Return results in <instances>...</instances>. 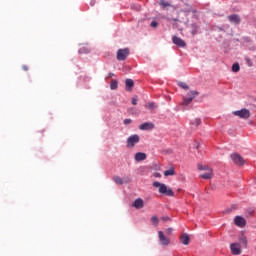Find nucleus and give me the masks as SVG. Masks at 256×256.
<instances>
[{"label":"nucleus","instance_id":"393cba45","mask_svg":"<svg viewBox=\"0 0 256 256\" xmlns=\"http://www.w3.org/2000/svg\"><path fill=\"white\" fill-rule=\"evenodd\" d=\"M151 221H152L153 225H155V227H157L159 225V218L157 216H152Z\"/></svg>","mask_w":256,"mask_h":256},{"label":"nucleus","instance_id":"2f4dec72","mask_svg":"<svg viewBox=\"0 0 256 256\" xmlns=\"http://www.w3.org/2000/svg\"><path fill=\"white\" fill-rule=\"evenodd\" d=\"M246 62L248 67H253V62L249 58H246Z\"/></svg>","mask_w":256,"mask_h":256},{"label":"nucleus","instance_id":"412c9836","mask_svg":"<svg viewBox=\"0 0 256 256\" xmlns=\"http://www.w3.org/2000/svg\"><path fill=\"white\" fill-rule=\"evenodd\" d=\"M145 108L149 109L150 111H153V109H157V106L155 105V102H150L145 104Z\"/></svg>","mask_w":256,"mask_h":256},{"label":"nucleus","instance_id":"a878e982","mask_svg":"<svg viewBox=\"0 0 256 256\" xmlns=\"http://www.w3.org/2000/svg\"><path fill=\"white\" fill-rule=\"evenodd\" d=\"M239 241L244 245V247H247V237L241 236Z\"/></svg>","mask_w":256,"mask_h":256},{"label":"nucleus","instance_id":"2eb2a0df","mask_svg":"<svg viewBox=\"0 0 256 256\" xmlns=\"http://www.w3.org/2000/svg\"><path fill=\"white\" fill-rule=\"evenodd\" d=\"M126 91H133V87H135V82L133 79H126L125 81Z\"/></svg>","mask_w":256,"mask_h":256},{"label":"nucleus","instance_id":"9d476101","mask_svg":"<svg viewBox=\"0 0 256 256\" xmlns=\"http://www.w3.org/2000/svg\"><path fill=\"white\" fill-rule=\"evenodd\" d=\"M172 42L174 43V45H177V47H182L185 48L187 47V43H185V41L177 36H174L172 38Z\"/></svg>","mask_w":256,"mask_h":256},{"label":"nucleus","instance_id":"e433bc0d","mask_svg":"<svg viewBox=\"0 0 256 256\" xmlns=\"http://www.w3.org/2000/svg\"><path fill=\"white\" fill-rule=\"evenodd\" d=\"M162 221H171V218H169L168 216L162 217Z\"/></svg>","mask_w":256,"mask_h":256},{"label":"nucleus","instance_id":"f03ea898","mask_svg":"<svg viewBox=\"0 0 256 256\" xmlns=\"http://www.w3.org/2000/svg\"><path fill=\"white\" fill-rule=\"evenodd\" d=\"M140 138L139 135L134 134L131 135L127 138V147L128 149H133V147H135V145H137V143H139Z\"/></svg>","mask_w":256,"mask_h":256},{"label":"nucleus","instance_id":"f3484780","mask_svg":"<svg viewBox=\"0 0 256 256\" xmlns=\"http://www.w3.org/2000/svg\"><path fill=\"white\" fill-rule=\"evenodd\" d=\"M228 19H229L230 23H235L236 25H238V23H240V21H241L239 16L236 14H232V15L228 16Z\"/></svg>","mask_w":256,"mask_h":256},{"label":"nucleus","instance_id":"7ed1b4c3","mask_svg":"<svg viewBox=\"0 0 256 256\" xmlns=\"http://www.w3.org/2000/svg\"><path fill=\"white\" fill-rule=\"evenodd\" d=\"M129 53H130L129 48L119 49L117 51L116 59L118 61H125V59L129 57Z\"/></svg>","mask_w":256,"mask_h":256},{"label":"nucleus","instance_id":"39448f33","mask_svg":"<svg viewBox=\"0 0 256 256\" xmlns=\"http://www.w3.org/2000/svg\"><path fill=\"white\" fill-rule=\"evenodd\" d=\"M197 95H199V92L197 90L189 91L188 97H183L182 105H189V103H191V101H193V99L196 98Z\"/></svg>","mask_w":256,"mask_h":256},{"label":"nucleus","instance_id":"4468645a","mask_svg":"<svg viewBox=\"0 0 256 256\" xmlns=\"http://www.w3.org/2000/svg\"><path fill=\"white\" fill-rule=\"evenodd\" d=\"M144 206H145V202H143V199L141 198H137L133 202V207H135V209H143Z\"/></svg>","mask_w":256,"mask_h":256},{"label":"nucleus","instance_id":"423d86ee","mask_svg":"<svg viewBox=\"0 0 256 256\" xmlns=\"http://www.w3.org/2000/svg\"><path fill=\"white\" fill-rule=\"evenodd\" d=\"M158 239L160 241V244L164 245L165 247H167V245L171 243V239L167 238L163 231H158Z\"/></svg>","mask_w":256,"mask_h":256},{"label":"nucleus","instance_id":"4c0bfd02","mask_svg":"<svg viewBox=\"0 0 256 256\" xmlns=\"http://www.w3.org/2000/svg\"><path fill=\"white\" fill-rule=\"evenodd\" d=\"M253 213H255V211L254 210H248V215H253Z\"/></svg>","mask_w":256,"mask_h":256},{"label":"nucleus","instance_id":"bb28decb","mask_svg":"<svg viewBox=\"0 0 256 256\" xmlns=\"http://www.w3.org/2000/svg\"><path fill=\"white\" fill-rule=\"evenodd\" d=\"M178 85L182 89H186V90L189 89V85H187V83H185V82H179Z\"/></svg>","mask_w":256,"mask_h":256},{"label":"nucleus","instance_id":"473e14b6","mask_svg":"<svg viewBox=\"0 0 256 256\" xmlns=\"http://www.w3.org/2000/svg\"><path fill=\"white\" fill-rule=\"evenodd\" d=\"M151 27H158L159 23H157V21H152L150 24Z\"/></svg>","mask_w":256,"mask_h":256},{"label":"nucleus","instance_id":"1a4fd4ad","mask_svg":"<svg viewBox=\"0 0 256 256\" xmlns=\"http://www.w3.org/2000/svg\"><path fill=\"white\" fill-rule=\"evenodd\" d=\"M140 131H151L155 129V124L153 122H145L139 125Z\"/></svg>","mask_w":256,"mask_h":256},{"label":"nucleus","instance_id":"58836bf2","mask_svg":"<svg viewBox=\"0 0 256 256\" xmlns=\"http://www.w3.org/2000/svg\"><path fill=\"white\" fill-rule=\"evenodd\" d=\"M108 77H109V79H111V77H115V74L114 73H109Z\"/></svg>","mask_w":256,"mask_h":256},{"label":"nucleus","instance_id":"c9c22d12","mask_svg":"<svg viewBox=\"0 0 256 256\" xmlns=\"http://www.w3.org/2000/svg\"><path fill=\"white\" fill-rule=\"evenodd\" d=\"M154 177H156L157 179H159V177H161V173H159V172L154 173Z\"/></svg>","mask_w":256,"mask_h":256},{"label":"nucleus","instance_id":"6ab92c4d","mask_svg":"<svg viewBox=\"0 0 256 256\" xmlns=\"http://www.w3.org/2000/svg\"><path fill=\"white\" fill-rule=\"evenodd\" d=\"M160 7H162V9H167V7H172L173 9H177V7L173 6L171 3L167 2L166 0H160Z\"/></svg>","mask_w":256,"mask_h":256},{"label":"nucleus","instance_id":"a211bd4d","mask_svg":"<svg viewBox=\"0 0 256 256\" xmlns=\"http://www.w3.org/2000/svg\"><path fill=\"white\" fill-rule=\"evenodd\" d=\"M202 179H211L213 177V169L209 168L206 173L201 174Z\"/></svg>","mask_w":256,"mask_h":256},{"label":"nucleus","instance_id":"aec40b11","mask_svg":"<svg viewBox=\"0 0 256 256\" xmlns=\"http://www.w3.org/2000/svg\"><path fill=\"white\" fill-rule=\"evenodd\" d=\"M79 53L81 55H86L87 53H91V48H89V46H82L80 49H79Z\"/></svg>","mask_w":256,"mask_h":256},{"label":"nucleus","instance_id":"dca6fc26","mask_svg":"<svg viewBox=\"0 0 256 256\" xmlns=\"http://www.w3.org/2000/svg\"><path fill=\"white\" fill-rule=\"evenodd\" d=\"M145 159H147V154H145L143 152H138L135 154V161H137V162L145 161Z\"/></svg>","mask_w":256,"mask_h":256},{"label":"nucleus","instance_id":"4be33fe9","mask_svg":"<svg viewBox=\"0 0 256 256\" xmlns=\"http://www.w3.org/2000/svg\"><path fill=\"white\" fill-rule=\"evenodd\" d=\"M164 175H165V177H169L171 175H175V169L174 168H170L169 170H166L164 172Z\"/></svg>","mask_w":256,"mask_h":256},{"label":"nucleus","instance_id":"ddd939ff","mask_svg":"<svg viewBox=\"0 0 256 256\" xmlns=\"http://www.w3.org/2000/svg\"><path fill=\"white\" fill-rule=\"evenodd\" d=\"M180 242L182 243V245H189V243H191V238L189 237V234H182L180 236Z\"/></svg>","mask_w":256,"mask_h":256},{"label":"nucleus","instance_id":"f704fd0d","mask_svg":"<svg viewBox=\"0 0 256 256\" xmlns=\"http://www.w3.org/2000/svg\"><path fill=\"white\" fill-rule=\"evenodd\" d=\"M23 71H29V67L27 65L22 66Z\"/></svg>","mask_w":256,"mask_h":256},{"label":"nucleus","instance_id":"7c9ffc66","mask_svg":"<svg viewBox=\"0 0 256 256\" xmlns=\"http://www.w3.org/2000/svg\"><path fill=\"white\" fill-rule=\"evenodd\" d=\"M137 101H139V98L137 96L132 98V105H137Z\"/></svg>","mask_w":256,"mask_h":256},{"label":"nucleus","instance_id":"f257e3e1","mask_svg":"<svg viewBox=\"0 0 256 256\" xmlns=\"http://www.w3.org/2000/svg\"><path fill=\"white\" fill-rule=\"evenodd\" d=\"M153 187L158 188L159 193L161 195H167V197H175V192L171 188H168L167 185L161 183V182H153Z\"/></svg>","mask_w":256,"mask_h":256},{"label":"nucleus","instance_id":"a19ab883","mask_svg":"<svg viewBox=\"0 0 256 256\" xmlns=\"http://www.w3.org/2000/svg\"><path fill=\"white\" fill-rule=\"evenodd\" d=\"M133 109H134V108H130V109L128 110V111H129V113H131V111H133Z\"/></svg>","mask_w":256,"mask_h":256},{"label":"nucleus","instance_id":"9b49d317","mask_svg":"<svg viewBox=\"0 0 256 256\" xmlns=\"http://www.w3.org/2000/svg\"><path fill=\"white\" fill-rule=\"evenodd\" d=\"M234 223L235 225H237V227H245V225H247V221L241 216H236L234 219Z\"/></svg>","mask_w":256,"mask_h":256},{"label":"nucleus","instance_id":"f8f14e48","mask_svg":"<svg viewBox=\"0 0 256 256\" xmlns=\"http://www.w3.org/2000/svg\"><path fill=\"white\" fill-rule=\"evenodd\" d=\"M113 181L117 184V185H123L124 183H131V179L130 178H126L125 180L121 179V177L119 176H114L113 177Z\"/></svg>","mask_w":256,"mask_h":256},{"label":"nucleus","instance_id":"20e7f679","mask_svg":"<svg viewBox=\"0 0 256 256\" xmlns=\"http://www.w3.org/2000/svg\"><path fill=\"white\" fill-rule=\"evenodd\" d=\"M233 113L236 117H240V119H249L251 117V112L247 108L234 111Z\"/></svg>","mask_w":256,"mask_h":256},{"label":"nucleus","instance_id":"c756f323","mask_svg":"<svg viewBox=\"0 0 256 256\" xmlns=\"http://www.w3.org/2000/svg\"><path fill=\"white\" fill-rule=\"evenodd\" d=\"M131 123H133V120H131V118H127L124 120V125H131Z\"/></svg>","mask_w":256,"mask_h":256},{"label":"nucleus","instance_id":"72a5a7b5","mask_svg":"<svg viewBox=\"0 0 256 256\" xmlns=\"http://www.w3.org/2000/svg\"><path fill=\"white\" fill-rule=\"evenodd\" d=\"M166 233H167L168 235H171V234L173 233V228H168V229L166 230Z\"/></svg>","mask_w":256,"mask_h":256},{"label":"nucleus","instance_id":"cd10ccee","mask_svg":"<svg viewBox=\"0 0 256 256\" xmlns=\"http://www.w3.org/2000/svg\"><path fill=\"white\" fill-rule=\"evenodd\" d=\"M192 125H196V127H199L201 125V120L199 118L194 119V121L191 122Z\"/></svg>","mask_w":256,"mask_h":256},{"label":"nucleus","instance_id":"0eeeda50","mask_svg":"<svg viewBox=\"0 0 256 256\" xmlns=\"http://www.w3.org/2000/svg\"><path fill=\"white\" fill-rule=\"evenodd\" d=\"M231 159L235 165H245V160L238 153L231 154Z\"/></svg>","mask_w":256,"mask_h":256},{"label":"nucleus","instance_id":"6e6552de","mask_svg":"<svg viewBox=\"0 0 256 256\" xmlns=\"http://www.w3.org/2000/svg\"><path fill=\"white\" fill-rule=\"evenodd\" d=\"M230 251L232 255H241V244L239 243H232L230 244Z\"/></svg>","mask_w":256,"mask_h":256},{"label":"nucleus","instance_id":"ea45409f","mask_svg":"<svg viewBox=\"0 0 256 256\" xmlns=\"http://www.w3.org/2000/svg\"><path fill=\"white\" fill-rule=\"evenodd\" d=\"M90 5H91V7H94V5H95V0H92V1L90 2Z\"/></svg>","mask_w":256,"mask_h":256},{"label":"nucleus","instance_id":"5701e85b","mask_svg":"<svg viewBox=\"0 0 256 256\" xmlns=\"http://www.w3.org/2000/svg\"><path fill=\"white\" fill-rule=\"evenodd\" d=\"M239 69H241V67L239 66V63H234L232 65V71L233 73H239Z\"/></svg>","mask_w":256,"mask_h":256},{"label":"nucleus","instance_id":"b1692460","mask_svg":"<svg viewBox=\"0 0 256 256\" xmlns=\"http://www.w3.org/2000/svg\"><path fill=\"white\" fill-rule=\"evenodd\" d=\"M117 87H118L117 80H115V79L111 80L110 89L115 90V89H117Z\"/></svg>","mask_w":256,"mask_h":256},{"label":"nucleus","instance_id":"c85d7f7f","mask_svg":"<svg viewBox=\"0 0 256 256\" xmlns=\"http://www.w3.org/2000/svg\"><path fill=\"white\" fill-rule=\"evenodd\" d=\"M198 169L200 170V171H209V167H207V166H203V165H201V164H199L198 165Z\"/></svg>","mask_w":256,"mask_h":256}]
</instances>
